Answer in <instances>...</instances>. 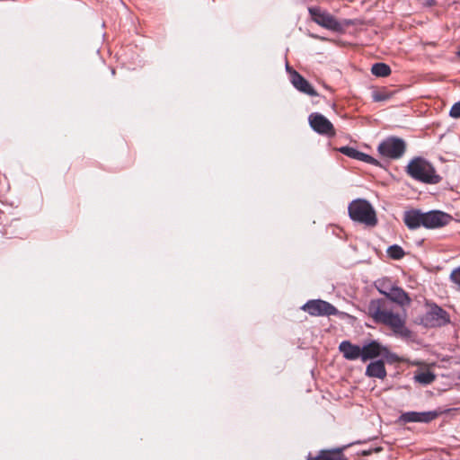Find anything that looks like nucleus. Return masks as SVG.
Segmentation results:
<instances>
[{"mask_svg":"<svg viewBox=\"0 0 460 460\" xmlns=\"http://www.w3.org/2000/svg\"><path fill=\"white\" fill-rule=\"evenodd\" d=\"M367 308L369 315L376 323L390 327L396 336L402 339L411 338L412 332L405 326V319L391 311L386 299H373Z\"/></svg>","mask_w":460,"mask_h":460,"instance_id":"nucleus-1","label":"nucleus"},{"mask_svg":"<svg viewBox=\"0 0 460 460\" xmlns=\"http://www.w3.org/2000/svg\"><path fill=\"white\" fill-rule=\"evenodd\" d=\"M405 172L413 180L425 184H438L442 180L433 164L420 156L412 158Z\"/></svg>","mask_w":460,"mask_h":460,"instance_id":"nucleus-2","label":"nucleus"},{"mask_svg":"<svg viewBox=\"0 0 460 460\" xmlns=\"http://www.w3.org/2000/svg\"><path fill=\"white\" fill-rule=\"evenodd\" d=\"M349 218L367 226H375L377 224V217L373 206L364 199H356L348 206Z\"/></svg>","mask_w":460,"mask_h":460,"instance_id":"nucleus-3","label":"nucleus"},{"mask_svg":"<svg viewBox=\"0 0 460 460\" xmlns=\"http://www.w3.org/2000/svg\"><path fill=\"white\" fill-rule=\"evenodd\" d=\"M377 150L382 156L396 160L405 153L406 143L400 137H390L378 145Z\"/></svg>","mask_w":460,"mask_h":460,"instance_id":"nucleus-4","label":"nucleus"},{"mask_svg":"<svg viewBox=\"0 0 460 460\" xmlns=\"http://www.w3.org/2000/svg\"><path fill=\"white\" fill-rule=\"evenodd\" d=\"M428 305L429 309L421 318V323L425 327H441L450 323L449 314L446 310L434 303Z\"/></svg>","mask_w":460,"mask_h":460,"instance_id":"nucleus-5","label":"nucleus"},{"mask_svg":"<svg viewBox=\"0 0 460 460\" xmlns=\"http://www.w3.org/2000/svg\"><path fill=\"white\" fill-rule=\"evenodd\" d=\"M308 11L312 20L318 25L336 32L343 31V24L326 11L319 7H310Z\"/></svg>","mask_w":460,"mask_h":460,"instance_id":"nucleus-6","label":"nucleus"},{"mask_svg":"<svg viewBox=\"0 0 460 460\" xmlns=\"http://www.w3.org/2000/svg\"><path fill=\"white\" fill-rule=\"evenodd\" d=\"M302 309L313 316H330L338 314L337 308L329 302L316 299L306 302Z\"/></svg>","mask_w":460,"mask_h":460,"instance_id":"nucleus-7","label":"nucleus"},{"mask_svg":"<svg viewBox=\"0 0 460 460\" xmlns=\"http://www.w3.org/2000/svg\"><path fill=\"white\" fill-rule=\"evenodd\" d=\"M310 127L318 134L334 136L335 130L332 122L323 114L314 112L308 118Z\"/></svg>","mask_w":460,"mask_h":460,"instance_id":"nucleus-8","label":"nucleus"},{"mask_svg":"<svg viewBox=\"0 0 460 460\" xmlns=\"http://www.w3.org/2000/svg\"><path fill=\"white\" fill-rule=\"evenodd\" d=\"M423 226L433 229L442 227L449 223L451 216L440 210H431L423 214Z\"/></svg>","mask_w":460,"mask_h":460,"instance_id":"nucleus-9","label":"nucleus"},{"mask_svg":"<svg viewBox=\"0 0 460 460\" xmlns=\"http://www.w3.org/2000/svg\"><path fill=\"white\" fill-rule=\"evenodd\" d=\"M438 416V413L435 411H407L400 416V420L404 423L409 422H421L429 423L435 420Z\"/></svg>","mask_w":460,"mask_h":460,"instance_id":"nucleus-10","label":"nucleus"},{"mask_svg":"<svg viewBox=\"0 0 460 460\" xmlns=\"http://www.w3.org/2000/svg\"><path fill=\"white\" fill-rule=\"evenodd\" d=\"M290 82L292 85L299 92L309 96H317L318 93L310 83L303 77L298 72L292 71Z\"/></svg>","mask_w":460,"mask_h":460,"instance_id":"nucleus-11","label":"nucleus"},{"mask_svg":"<svg viewBox=\"0 0 460 460\" xmlns=\"http://www.w3.org/2000/svg\"><path fill=\"white\" fill-rule=\"evenodd\" d=\"M339 349L348 360L361 359V347L359 345L353 344L349 341H343L340 343Z\"/></svg>","mask_w":460,"mask_h":460,"instance_id":"nucleus-12","label":"nucleus"},{"mask_svg":"<svg viewBox=\"0 0 460 460\" xmlns=\"http://www.w3.org/2000/svg\"><path fill=\"white\" fill-rule=\"evenodd\" d=\"M382 346L376 341H371L370 342L364 344L361 347V360L366 362L369 359L376 358L381 355Z\"/></svg>","mask_w":460,"mask_h":460,"instance_id":"nucleus-13","label":"nucleus"},{"mask_svg":"<svg viewBox=\"0 0 460 460\" xmlns=\"http://www.w3.org/2000/svg\"><path fill=\"white\" fill-rule=\"evenodd\" d=\"M424 213L420 210H409L404 213L403 221L409 229H417L423 226Z\"/></svg>","mask_w":460,"mask_h":460,"instance_id":"nucleus-14","label":"nucleus"},{"mask_svg":"<svg viewBox=\"0 0 460 460\" xmlns=\"http://www.w3.org/2000/svg\"><path fill=\"white\" fill-rule=\"evenodd\" d=\"M387 299L395 302L402 306L408 305L411 303V298L408 294L402 288L397 286H391L389 292L387 293Z\"/></svg>","mask_w":460,"mask_h":460,"instance_id":"nucleus-15","label":"nucleus"},{"mask_svg":"<svg viewBox=\"0 0 460 460\" xmlns=\"http://www.w3.org/2000/svg\"><path fill=\"white\" fill-rule=\"evenodd\" d=\"M366 375L369 377L384 379L386 376L385 362L381 359L370 362L366 368Z\"/></svg>","mask_w":460,"mask_h":460,"instance_id":"nucleus-16","label":"nucleus"},{"mask_svg":"<svg viewBox=\"0 0 460 460\" xmlns=\"http://www.w3.org/2000/svg\"><path fill=\"white\" fill-rule=\"evenodd\" d=\"M345 447H346L330 450H321L314 457H311L309 456L307 460H339L341 459V454Z\"/></svg>","mask_w":460,"mask_h":460,"instance_id":"nucleus-17","label":"nucleus"},{"mask_svg":"<svg viewBox=\"0 0 460 460\" xmlns=\"http://www.w3.org/2000/svg\"><path fill=\"white\" fill-rule=\"evenodd\" d=\"M371 72L376 76L385 77L391 74V68L385 63H376L372 66Z\"/></svg>","mask_w":460,"mask_h":460,"instance_id":"nucleus-18","label":"nucleus"},{"mask_svg":"<svg viewBox=\"0 0 460 460\" xmlns=\"http://www.w3.org/2000/svg\"><path fill=\"white\" fill-rule=\"evenodd\" d=\"M414 379L420 384L429 385L436 379V376L431 371L427 370L416 374Z\"/></svg>","mask_w":460,"mask_h":460,"instance_id":"nucleus-19","label":"nucleus"},{"mask_svg":"<svg viewBox=\"0 0 460 460\" xmlns=\"http://www.w3.org/2000/svg\"><path fill=\"white\" fill-rule=\"evenodd\" d=\"M340 152L348 157L356 159L360 161L362 156V152L358 151V149L350 146H342L340 148Z\"/></svg>","mask_w":460,"mask_h":460,"instance_id":"nucleus-20","label":"nucleus"},{"mask_svg":"<svg viewBox=\"0 0 460 460\" xmlns=\"http://www.w3.org/2000/svg\"><path fill=\"white\" fill-rule=\"evenodd\" d=\"M387 254L390 258L394 260H400L404 256L405 253L401 246L394 244L388 247Z\"/></svg>","mask_w":460,"mask_h":460,"instance_id":"nucleus-21","label":"nucleus"},{"mask_svg":"<svg viewBox=\"0 0 460 460\" xmlns=\"http://www.w3.org/2000/svg\"><path fill=\"white\" fill-rule=\"evenodd\" d=\"M376 288H377L378 291L381 294L385 295V297L387 298V293L389 292V289L391 287L389 285H387L386 280H385V279L378 280L376 282Z\"/></svg>","mask_w":460,"mask_h":460,"instance_id":"nucleus-22","label":"nucleus"},{"mask_svg":"<svg viewBox=\"0 0 460 460\" xmlns=\"http://www.w3.org/2000/svg\"><path fill=\"white\" fill-rule=\"evenodd\" d=\"M450 280L460 289V266L452 270L450 274Z\"/></svg>","mask_w":460,"mask_h":460,"instance_id":"nucleus-23","label":"nucleus"},{"mask_svg":"<svg viewBox=\"0 0 460 460\" xmlns=\"http://www.w3.org/2000/svg\"><path fill=\"white\" fill-rule=\"evenodd\" d=\"M390 98V94L385 92H374L373 100L375 102H384Z\"/></svg>","mask_w":460,"mask_h":460,"instance_id":"nucleus-24","label":"nucleus"},{"mask_svg":"<svg viewBox=\"0 0 460 460\" xmlns=\"http://www.w3.org/2000/svg\"><path fill=\"white\" fill-rule=\"evenodd\" d=\"M449 116L454 119L460 118V101L456 102L450 109Z\"/></svg>","mask_w":460,"mask_h":460,"instance_id":"nucleus-25","label":"nucleus"},{"mask_svg":"<svg viewBox=\"0 0 460 460\" xmlns=\"http://www.w3.org/2000/svg\"><path fill=\"white\" fill-rule=\"evenodd\" d=\"M360 161L376 166L380 165V163L376 158L365 153L362 154Z\"/></svg>","mask_w":460,"mask_h":460,"instance_id":"nucleus-26","label":"nucleus"},{"mask_svg":"<svg viewBox=\"0 0 460 460\" xmlns=\"http://www.w3.org/2000/svg\"><path fill=\"white\" fill-rule=\"evenodd\" d=\"M424 1V4H427V5H432L433 4V0H423Z\"/></svg>","mask_w":460,"mask_h":460,"instance_id":"nucleus-27","label":"nucleus"},{"mask_svg":"<svg viewBox=\"0 0 460 460\" xmlns=\"http://www.w3.org/2000/svg\"><path fill=\"white\" fill-rule=\"evenodd\" d=\"M286 70H287L290 75H291V72H292V71H295L294 69H292V68L288 66V64H287V65H286Z\"/></svg>","mask_w":460,"mask_h":460,"instance_id":"nucleus-28","label":"nucleus"},{"mask_svg":"<svg viewBox=\"0 0 460 460\" xmlns=\"http://www.w3.org/2000/svg\"><path fill=\"white\" fill-rule=\"evenodd\" d=\"M458 54H459V56H460V50H459V53H458Z\"/></svg>","mask_w":460,"mask_h":460,"instance_id":"nucleus-29","label":"nucleus"},{"mask_svg":"<svg viewBox=\"0 0 460 460\" xmlns=\"http://www.w3.org/2000/svg\"><path fill=\"white\" fill-rule=\"evenodd\" d=\"M459 379H460V376H459Z\"/></svg>","mask_w":460,"mask_h":460,"instance_id":"nucleus-30","label":"nucleus"},{"mask_svg":"<svg viewBox=\"0 0 460 460\" xmlns=\"http://www.w3.org/2000/svg\"><path fill=\"white\" fill-rule=\"evenodd\" d=\"M340 460V459H339Z\"/></svg>","mask_w":460,"mask_h":460,"instance_id":"nucleus-31","label":"nucleus"}]
</instances>
